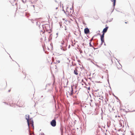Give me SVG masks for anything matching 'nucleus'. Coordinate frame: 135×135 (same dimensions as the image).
I'll use <instances>...</instances> for the list:
<instances>
[{
    "label": "nucleus",
    "instance_id": "f257e3e1",
    "mask_svg": "<svg viewBox=\"0 0 135 135\" xmlns=\"http://www.w3.org/2000/svg\"><path fill=\"white\" fill-rule=\"evenodd\" d=\"M17 105L20 107H23L24 103L21 100H19L17 103Z\"/></svg>",
    "mask_w": 135,
    "mask_h": 135
},
{
    "label": "nucleus",
    "instance_id": "f03ea898",
    "mask_svg": "<svg viewBox=\"0 0 135 135\" xmlns=\"http://www.w3.org/2000/svg\"><path fill=\"white\" fill-rule=\"evenodd\" d=\"M29 125H28L29 127L30 126L32 127L33 129L34 126H33V121L32 120H31V119H30V120H29Z\"/></svg>",
    "mask_w": 135,
    "mask_h": 135
},
{
    "label": "nucleus",
    "instance_id": "7ed1b4c3",
    "mask_svg": "<svg viewBox=\"0 0 135 135\" xmlns=\"http://www.w3.org/2000/svg\"><path fill=\"white\" fill-rule=\"evenodd\" d=\"M51 124L52 126L55 127L56 124L55 120L53 119L52 120L51 122Z\"/></svg>",
    "mask_w": 135,
    "mask_h": 135
},
{
    "label": "nucleus",
    "instance_id": "20e7f679",
    "mask_svg": "<svg viewBox=\"0 0 135 135\" xmlns=\"http://www.w3.org/2000/svg\"><path fill=\"white\" fill-rule=\"evenodd\" d=\"M25 117L26 119L27 120V122L28 123V125H29V120H30V117L29 115H26L25 116Z\"/></svg>",
    "mask_w": 135,
    "mask_h": 135
},
{
    "label": "nucleus",
    "instance_id": "39448f33",
    "mask_svg": "<svg viewBox=\"0 0 135 135\" xmlns=\"http://www.w3.org/2000/svg\"><path fill=\"white\" fill-rule=\"evenodd\" d=\"M104 34L103 33L101 36V40L102 42V43L103 44V43L104 42Z\"/></svg>",
    "mask_w": 135,
    "mask_h": 135
},
{
    "label": "nucleus",
    "instance_id": "423d86ee",
    "mask_svg": "<svg viewBox=\"0 0 135 135\" xmlns=\"http://www.w3.org/2000/svg\"><path fill=\"white\" fill-rule=\"evenodd\" d=\"M84 32L85 34H87L89 33L90 31L88 28H86L84 30Z\"/></svg>",
    "mask_w": 135,
    "mask_h": 135
},
{
    "label": "nucleus",
    "instance_id": "0eeeda50",
    "mask_svg": "<svg viewBox=\"0 0 135 135\" xmlns=\"http://www.w3.org/2000/svg\"><path fill=\"white\" fill-rule=\"evenodd\" d=\"M46 30L47 31H49L50 29V26L49 25H46L45 26Z\"/></svg>",
    "mask_w": 135,
    "mask_h": 135
},
{
    "label": "nucleus",
    "instance_id": "6e6552de",
    "mask_svg": "<svg viewBox=\"0 0 135 135\" xmlns=\"http://www.w3.org/2000/svg\"><path fill=\"white\" fill-rule=\"evenodd\" d=\"M108 28V27H107L103 29V33H104H104L107 32Z\"/></svg>",
    "mask_w": 135,
    "mask_h": 135
},
{
    "label": "nucleus",
    "instance_id": "1a4fd4ad",
    "mask_svg": "<svg viewBox=\"0 0 135 135\" xmlns=\"http://www.w3.org/2000/svg\"><path fill=\"white\" fill-rule=\"evenodd\" d=\"M74 74L76 75H78V70H77L76 69H75V70H74Z\"/></svg>",
    "mask_w": 135,
    "mask_h": 135
},
{
    "label": "nucleus",
    "instance_id": "9d476101",
    "mask_svg": "<svg viewBox=\"0 0 135 135\" xmlns=\"http://www.w3.org/2000/svg\"><path fill=\"white\" fill-rule=\"evenodd\" d=\"M73 94V89L72 87L71 88V93L70 94L71 95H72Z\"/></svg>",
    "mask_w": 135,
    "mask_h": 135
},
{
    "label": "nucleus",
    "instance_id": "9b49d317",
    "mask_svg": "<svg viewBox=\"0 0 135 135\" xmlns=\"http://www.w3.org/2000/svg\"><path fill=\"white\" fill-rule=\"evenodd\" d=\"M111 1L113 2V6L114 7L115 5L116 0H110Z\"/></svg>",
    "mask_w": 135,
    "mask_h": 135
},
{
    "label": "nucleus",
    "instance_id": "f8f14e48",
    "mask_svg": "<svg viewBox=\"0 0 135 135\" xmlns=\"http://www.w3.org/2000/svg\"><path fill=\"white\" fill-rule=\"evenodd\" d=\"M58 7V4H57V5L56 6H54V8L56 9H57Z\"/></svg>",
    "mask_w": 135,
    "mask_h": 135
},
{
    "label": "nucleus",
    "instance_id": "ddd939ff",
    "mask_svg": "<svg viewBox=\"0 0 135 135\" xmlns=\"http://www.w3.org/2000/svg\"><path fill=\"white\" fill-rule=\"evenodd\" d=\"M135 90H134L133 91H131V93H133L134 91Z\"/></svg>",
    "mask_w": 135,
    "mask_h": 135
},
{
    "label": "nucleus",
    "instance_id": "4468645a",
    "mask_svg": "<svg viewBox=\"0 0 135 135\" xmlns=\"http://www.w3.org/2000/svg\"><path fill=\"white\" fill-rule=\"evenodd\" d=\"M89 44H90V46H91V42H90V43H89Z\"/></svg>",
    "mask_w": 135,
    "mask_h": 135
},
{
    "label": "nucleus",
    "instance_id": "2eb2a0df",
    "mask_svg": "<svg viewBox=\"0 0 135 135\" xmlns=\"http://www.w3.org/2000/svg\"><path fill=\"white\" fill-rule=\"evenodd\" d=\"M88 89L89 90H90V87H89L88 88Z\"/></svg>",
    "mask_w": 135,
    "mask_h": 135
},
{
    "label": "nucleus",
    "instance_id": "dca6fc26",
    "mask_svg": "<svg viewBox=\"0 0 135 135\" xmlns=\"http://www.w3.org/2000/svg\"><path fill=\"white\" fill-rule=\"evenodd\" d=\"M128 22H128H125V23H127Z\"/></svg>",
    "mask_w": 135,
    "mask_h": 135
},
{
    "label": "nucleus",
    "instance_id": "f3484780",
    "mask_svg": "<svg viewBox=\"0 0 135 135\" xmlns=\"http://www.w3.org/2000/svg\"><path fill=\"white\" fill-rule=\"evenodd\" d=\"M49 84L47 85H46V86H49Z\"/></svg>",
    "mask_w": 135,
    "mask_h": 135
},
{
    "label": "nucleus",
    "instance_id": "a211bd4d",
    "mask_svg": "<svg viewBox=\"0 0 135 135\" xmlns=\"http://www.w3.org/2000/svg\"><path fill=\"white\" fill-rule=\"evenodd\" d=\"M58 63H59L60 62V61L59 60L58 61Z\"/></svg>",
    "mask_w": 135,
    "mask_h": 135
},
{
    "label": "nucleus",
    "instance_id": "6ab92c4d",
    "mask_svg": "<svg viewBox=\"0 0 135 135\" xmlns=\"http://www.w3.org/2000/svg\"><path fill=\"white\" fill-rule=\"evenodd\" d=\"M64 42H63V43H62V44H64Z\"/></svg>",
    "mask_w": 135,
    "mask_h": 135
}]
</instances>
